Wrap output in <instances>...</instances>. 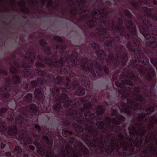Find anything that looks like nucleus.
Listing matches in <instances>:
<instances>
[{"label":"nucleus","mask_w":157,"mask_h":157,"mask_svg":"<svg viewBox=\"0 0 157 157\" xmlns=\"http://www.w3.org/2000/svg\"><path fill=\"white\" fill-rule=\"evenodd\" d=\"M29 59L32 58L35 59L36 56L34 53L33 52H29Z\"/></svg>","instance_id":"7c9ffc66"},{"label":"nucleus","mask_w":157,"mask_h":157,"mask_svg":"<svg viewBox=\"0 0 157 157\" xmlns=\"http://www.w3.org/2000/svg\"><path fill=\"white\" fill-rule=\"evenodd\" d=\"M145 113V115H150V114L151 113H150V112H147V113Z\"/></svg>","instance_id":"13d9d810"},{"label":"nucleus","mask_w":157,"mask_h":157,"mask_svg":"<svg viewBox=\"0 0 157 157\" xmlns=\"http://www.w3.org/2000/svg\"><path fill=\"white\" fill-rule=\"evenodd\" d=\"M113 145L111 146V148H109L107 150L106 149H105V151L106 153H108L109 154H111L113 152L114 150V147L115 145L114 140H113L112 142Z\"/></svg>","instance_id":"393cba45"},{"label":"nucleus","mask_w":157,"mask_h":157,"mask_svg":"<svg viewBox=\"0 0 157 157\" xmlns=\"http://www.w3.org/2000/svg\"><path fill=\"white\" fill-rule=\"evenodd\" d=\"M143 88L142 87L137 86L135 87L134 89L135 92H136V94H138L141 91V89Z\"/></svg>","instance_id":"2f4dec72"},{"label":"nucleus","mask_w":157,"mask_h":157,"mask_svg":"<svg viewBox=\"0 0 157 157\" xmlns=\"http://www.w3.org/2000/svg\"><path fill=\"white\" fill-rule=\"evenodd\" d=\"M12 78L13 86H12L11 84L10 77L9 76L5 78L7 84L6 86L2 87L4 88V90L6 91L7 93L2 94L0 97V99L6 104H8V99H9L10 96L12 97L14 100H18L21 98L25 93L29 91L31 89L30 85L25 83L22 86H19L21 82L20 75H13Z\"/></svg>","instance_id":"423d86ee"},{"label":"nucleus","mask_w":157,"mask_h":157,"mask_svg":"<svg viewBox=\"0 0 157 157\" xmlns=\"http://www.w3.org/2000/svg\"><path fill=\"white\" fill-rule=\"evenodd\" d=\"M23 157H28V155L27 154H25L24 155Z\"/></svg>","instance_id":"052dcab7"},{"label":"nucleus","mask_w":157,"mask_h":157,"mask_svg":"<svg viewBox=\"0 0 157 157\" xmlns=\"http://www.w3.org/2000/svg\"><path fill=\"white\" fill-rule=\"evenodd\" d=\"M98 115L103 114L104 112V109L101 105L97 106L96 110Z\"/></svg>","instance_id":"5701e85b"},{"label":"nucleus","mask_w":157,"mask_h":157,"mask_svg":"<svg viewBox=\"0 0 157 157\" xmlns=\"http://www.w3.org/2000/svg\"><path fill=\"white\" fill-rule=\"evenodd\" d=\"M119 143H120L122 145V146L123 147V149L124 151H127V147L124 146V145L121 142V140H118L117 141L116 143V144H117L118 147H119Z\"/></svg>","instance_id":"f704fd0d"},{"label":"nucleus","mask_w":157,"mask_h":157,"mask_svg":"<svg viewBox=\"0 0 157 157\" xmlns=\"http://www.w3.org/2000/svg\"><path fill=\"white\" fill-rule=\"evenodd\" d=\"M133 96L136 98V100L140 101V102L143 101L144 100V98L141 95L139 94H133Z\"/></svg>","instance_id":"bb28decb"},{"label":"nucleus","mask_w":157,"mask_h":157,"mask_svg":"<svg viewBox=\"0 0 157 157\" xmlns=\"http://www.w3.org/2000/svg\"><path fill=\"white\" fill-rule=\"evenodd\" d=\"M42 2L43 4H44L45 2V0H42Z\"/></svg>","instance_id":"680f3d73"},{"label":"nucleus","mask_w":157,"mask_h":157,"mask_svg":"<svg viewBox=\"0 0 157 157\" xmlns=\"http://www.w3.org/2000/svg\"><path fill=\"white\" fill-rule=\"evenodd\" d=\"M83 99L84 101H94L96 102L98 101L97 98L95 96H92L90 94H88L85 96Z\"/></svg>","instance_id":"412c9836"},{"label":"nucleus","mask_w":157,"mask_h":157,"mask_svg":"<svg viewBox=\"0 0 157 157\" xmlns=\"http://www.w3.org/2000/svg\"><path fill=\"white\" fill-rule=\"evenodd\" d=\"M143 153L144 154L147 153V150L146 149H145L143 151Z\"/></svg>","instance_id":"4d7b16f0"},{"label":"nucleus","mask_w":157,"mask_h":157,"mask_svg":"<svg viewBox=\"0 0 157 157\" xmlns=\"http://www.w3.org/2000/svg\"><path fill=\"white\" fill-rule=\"evenodd\" d=\"M144 67L146 69V71L144 73H141L142 74H146V80L148 82L151 83L150 86V93L152 94L151 90L155 87V84L157 82L156 77L153 78L155 76L156 73L154 69L152 67L151 64H148L147 65H144Z\"/></svg>","instance_id":"9b49d317"},{"label":"nucleus","mask_w":157,"mask_h":157,"mask_svg":"<svg viewBox=\"0 0 157 157\" xmlns=\"http://www.w3.org/2000/svg\"><path fill=\"white\" fill-rule=\"evenodd\" d=\"M121 72V70L120 69H117L115 71V72L113 74L112 77V79L113 81H115L116 80H117L118 79V75Z\"/></svg>","instance_id":"b1692460"},{"label":"nucleus","mask_w":157,"mask_h":157,"mask_svg":"<svg viewBox=\"0 0 157 157\" xmlns=\"http://www.w3.org/2000/svg\"><path fill=\"white\" fill-rule=\"evenodd\" d=\"M124 14L129 17L131 18L132 17V14L128 10H125L124 12Z\"/></svg>","instance_id":"a19ab883"},{"label":"nucleus","mask_w":157,"mask_h":157,"mask_svg":"<svg viewBox=\"0 0 157 157\" xmlns=\"http://www.w3.org/2000/svg\"><path fill=\"white\" fill-rule=\"evenodd\" d=\"M30 59V62L31 63V64H30L32 65V66L33 63H34V62L35 59H34L33 58H32V59Z\"/></svg>","instance_id":"8fccbe9b"},{"label":"nucleus","mask_w":157,"mask_h":157,"mask_svg":"<svg viewBox=\"0 0 157 157\" xmlns=\"http://www.w3.org/2000/svg\"><path fill=\"white\" fill-rule=\"evenodd\" d=\"M144 94L146 97H148L150 96V94H149L147 93L146 92H144Z\"/></svg>","instance_id":"603ef678"},{"label":"nucleus","mask_w":157,"mask_h":157,"mask_svg":"<svg viewBox=\"0 0 157 157\" xmlns=\"http://www.w3.org/2000/svg\"><path fill=\"white\" fill-rule=\"evenodd\" d=\"M16 56L15 55H13L12 56V57L13 59H15L16 58Z\"/></svg>","instance_id":"774afa93"},{"label":"nucleus","mask_w":157,"mask_h":157,"mask_svg":"<svg viewBox=\"0 0 157 157\" xmlns=\"http://www.w3.org/2000/svg\"><path fill=\"white\" fill-rule=\"evenodd\" d=\"M106 11L105 9H100L98 10H94L92 12L91 14L90 17H95L96 19L104 18L106 17Z\"/></svg>","instance_id":"dca6fc26"},{"label":"nucleus","mask_w":157,"mask_h":157,"mask_svg":"<svg viewBox=\"0 0 157 157\" xmlns=\"http://www.w3.org/2000/svg\"><path fill=\"white\" fill-rule=\"evenodd\" d=\"M42 138L43 139L46 140L47 143H49L50 142V141L51 140V139H49L48 137L46 135L43 136Z\"/></svg>","instance_id":"37998d69"},{"label":"nucleus","mask_w":157,"mask_h":157,"mask_svg":"<svg viewBox=\"0 0 157 157\" xmlns=\"http://www.w3.org/2000/svg\"><path fill=\"white\" fill-rule=\"evenodd\" d=\"M144 10L145 13L148 15L147 16L151 15L150 13L151 10L150 9L145 7L144 9Z\"/></svg>","instance_id":"72a5a7b5"},{"label":"nucleus","mask_w":157,"mask_h":157,"mask_svg":"<svg viewBox=\"0 0 157 157\" xmlns=\"http://www.w3.org/2000/svg\"><path fill=\"white\" fill-rule=\"evenodd\" d=\"M154 126V124L152 123V125L150 126V129L151 130V128H153Z\"/></svg>","instance_id":"bf43d9fd"},{"label":"nucleus","mask_w":157,"mask_h":157,"mask_svg":"<svg viewBox=\"0 0 157 157\" xmlns=\"http://www.w3.org/2000/svg\"><path fill=\"white\" fill-rule=\"evenodd\" d=\"M151 151H153V153L154 154H155L157 153V150L156 147L155 146H149L148 147Z\"/></svg>","instance_id":"473e14b6"},{"label":"nucleus","mask_w":157,"mask_h":157,"mask_svg":"<svg viewBox=\"0 0 157 157\" xmlns=\"http://www.w3.org/2000/svg\"><path fill=\"white\" fill-rule=\"evenodd\" d=\"M54 39H60V38L58 36H55Z\"/></svg>","instance_id":"6e6d98bb"},{"label":"nucleus","mask_w":157,"mask_h":157,"mask_svg":"<svg viewBox=\"0 0 157 157\" xmlns=\"http://www.w3.org/2000/svg\"><path fill=\"white\" fill-rule=\"evenodd\" d=\"M145 128H144V129L143 130L140 129V131L141 132V134L142 136L144 135L146 133V131L145 130Z\"/></svg>","instance_id":"c03bdc74"},{"label":"nucleus","mask_w":157,"mask_h":157,"mask_svg":"<svg viewBox=\"0 0 157 157\" xmlns=\"http://www.w3.org/2000/svg\"><path fill=\"white\" fill-rule=\"evenodd\" d=\"M28 126H29V124H28V123H27V124L26 125H25V127H24V128H26V127H28Z\"/></svg>","instance_id":"338daca9"},{"label":"nucleus","mask_w":157,"mask_h":157,"mask_svg":"<svg viewBox=\"0 0 157 157\" xmlns=\"http://www.w3.org/2000/svg\"><path fill=\"white\" fill-rule=\"evenodd\" d=\"M149 18L150 17L148 16L145 15L142 18L143 23L147 27L150 26L151 25L149 21Z\"/></svg>","instance_id":"4be33fe9"},{"label":"nucleus","mask_w":157,"mask_h":157,"mask_svg":"<svg viewBox=\"0 0 157 157\" xmlns=\"http://www.w3.org/2000/svg\"><path fill=\"white\" fill-rule=\"evenodd\" d=\"M89 26L90 27H93L97 24L96 21L95 19L90 20L88 23Z\"/></svg>","instance_id":"c85d7f7f"},{"label":"nucleus","mask_w":157,"mask_h":157,"mask_svg":"<svg viewBox=\"0 0 157 157\" xmlns=\"http://www.w3.org/2000/svg\"><path fill=\"white\" fill-rule=\"evenodd\" d=\"M119 143H120L122 145V146L123 147V149L124 151H127V147L124 146V145L121 142V140H118L117 141L116 143V144H117L118 147H119Z\"/></svg>","instance_id":"c9c22d12"},{"label":"nucleus","mask_w":157,"mask_h":157,"mask_svg":"<svg viewBox=\"0 0 157 157\" xmlns=\"http://www.w3.org/2000/svg\"><path fill=\"white\" fill-rule=\"evenodd\" d=\"M112 116H116L118 120L113 118L112 119L109 117H106L105 118L106 122L108 123V124H106L103 121H100L101 120V117H98L99 121H97L96 123V125L97 127L102 130L101 132L102 133H106L108 134L107 127L111 122L114 124L117 125V126H113V127H110L111 131H113L115 128L114 131L117 133L120 131V127L118 126L120 125L122 122H124L125 120V118L123 115L118 114V111L116 109H112L111 112Z\"/></svg>","instance_id":"6e6552de"},{"label":"nucleus","mask_w":157,"mask_h":157,"mask_svg":"<svg viewBox=\"0 0 157 157\" xmlns=\"http://www.w3.org/2000/svg\"><path fill=\"white\" fill-rule=\"evenodd\" d=\"M6 146L5 144H4L2 143H1V149H3Z\"/></svg>","instance_id":"3c124183"},{"label":"nucleus","mask_w":157,"mask_h":157,"mask_svg":"<svg viewBox=\"0 0 157 157\" xmlns=\"http://www.w3.org/2000/svg\"><path fill=\"white\" fill-rule=\"evenodd\" d=\"M69 56L60 57L59 60L56 54H53L51 57H44L40 55L37 56L38 59L43 62L48 66L54 68V72L58 74H68L70 77L67 76L64 79L63 82L58 87L59 92L53 95L52 98H50L49 107H51L49 113H52L55 117H57L60 122L70 128V130H73L72 123V120L68 117L71 116L73 120H76L77 123L83 124L85 130L88 131L94 137L97 135V129H93L92 126L89 125L90 123L93 124V122L87 117L91 113L90 109L93 107L91 102L84 104L83 107L78 108L80 105L78 98L75 97V94L81 96L85 93V88L80 85L81 83L88 90H91L93 87L91 81L89 85L90 89L82 83L79 76V73L76 74L74 72L76 69L77 61L78 54L75 53L72 54L70 62ZM75 123H76L75 122Z\"/></svg>","instance_id":"f257e3e1"},{"label":"nucleus","mask_w":157,"mask_h":157,"mask_svg":"<svg viewBox=\"0 0 157 157\" xmlns=\"http://www.w3.org/2000/svg\"><path fill=\"white\" fill-rule=\"evenodd\" d=\"M143 83V85L146 88V90H147V88L148 87V86L145 85Z\"/></svg>","instance_id":"e2e57ef3"},{"label":"nucleus","mask_w":157,"mask_h":157,"mask_svg":"<svg viewBox=\"0 0 157 157\" xmlns=\"http://www.w3.org/2000/svg\"><path fill=\"white\" fill-rule=\"evenodd\" d=\"M132 40V43L129 41L126 46L130 52H133L135 56L130 60L129 65L124 68V71L120 75H118V79L121 81H116L115 82L116 86L120 88L119 93L125 98L128 97L129 94L128 92L131 90V88L125 86V85L130 86H134L135 84L132 82V80H133L136 83L138 82L139 81L142 82L139 75H136L134 73L136 69L140 73H144L146 71V69L144 67V65L140 64V63H142L144 65L148 64V59L140 49L141 46L139 44L140 40Z\"/></svg>","instance_id":"20e7f679"},{"label":"nucleus","mask_w":157,"mask_h":157,"mask_svg":"<svg viewBox=\"0 0 157 157\" xmlns=\"http://www.w3.org/2000/svg\"><path fill=\"white\" fill-rule=\"evenodd\" d=\"M71 126L72 128L73 129V130L75 131L74 133L75 134V136L81 138L83 141L86 142L87 146L90 150L91 149V147H96L94 143H96L97 142L96 139L97 138L98 135V132L97 136L95 137L88 131L87 133H84L83 132V127L76 123L72 122Z\"/></svg>","instance_id":"9d476101"},{"label":"nucleus","mask_w":157,"mask_h":157,"mask_svg":"<svg viewBox=\"0 0 157 157\" xmlns=\"http://www.w3.org/2000/svg\"><path fill=\"white\" fill-rule=\"evenodd\" d=\"M14 151L18 153H21L22 152V149L18 146H16L15 148Z\"/></svg>","instance_id":"e433bc0d"},{"label":"nucleus","mask_w":157,"mask_h":157,"mask_svg":"<svg viewBox=\"0 0 157 157\" xmlns=\"http://www.w3.org/2000/svg\"><path fill=\"white\" fill-rule=\"evenodd\" d=\"M144 3L145 4L149 5L150 3H153V4L155 5H157V2L155 1V0H142V1H141L137 3L136 2H132V4L133 6H134L136 7H137L138 6H140V5L142 4V2Z\"/></svg>","instance_id":"a211bd4d"},{"label":"nucleus","mask_w":157,"mask_h":157,"mask_svg":"<svg viewBox=\"0 0 157 157\" xmlns=\"http://www.w3.org/2000/svg\"><path fill=\"white\" fill-rule=\"evenodd\" d=\"M131 21H126L124 25L126 29L124 28L122 25V20L119 19L116 24L114 23L112 20H109L106 22L103 21L100 23V28L97 29V31L100 35V38L101 39L106 38L107 39L109 37V32L107 31L106 29H108V30H115L120 33L121 35H124L126 38L130 36V34L128 33V31L132 32V30L133 29V33H136V30L135 28V26L131 23Z\"/></svg>","instance_id":"0eeeda50"},{"label":"nucleus","mask_w":157,"mask_h":157,"mask_svg":"<svg viewBox=\"0 0 157 157\" xmlns=\"http://www.w3.org/2000/svg\"><path fill=\"white\" fill-rule=\"evenodd\" d=\"M100 137L101 138V141H100V142L101 143V144H102V140H103V136L102 134H101L100 135Z\"/></svg>","instance_id":"864d4df0"},{"label":"nucleus","mask_w":157,"mask_h":157,"mask_svg":"<svg viewBox=\"0 0 157 157\" xmlns=\"http://www.w3.org/2000/svg\"><path fill=\"white\" fill-rule=\"evenodd\" d=\"M35 66L37 68L30 71L29 69L32 67V65L28 62H23L21 65L22 67L24 68L22 73L25 78L34 79V77L38 75L42 77L38 78L36 80L30 82L33 88L39 86L34 91L35 98L39 100H40L41 98L47 100L50 98L52 99L53 95L59 92L57 86H59L63 82V81L64 78L60 76H58L55 78L47 70L40 69V67L45 68L46 67L45 65L41 62H37Z\"/></svg>","instance_id":"7ed1b4c3"},{"label":"nucleus","mask_w":157,"mask_h":157,"mask_svg":"<svg viewBox=\"0 0 157 157\" xmlns=\"http://www.w3.org/2000/svg\"><path fill=\"white\" fill-rule=\"evenodd\" d=\"M145 117V114L144 113H142L141 114H139L138 117H135L133 118V119L132 120V122L135 123L136 127H132V128L130 127H128V130L130 135H134V132H135L137 134L139 133V132L136 130V128H139L140 124L136 122V120L137 119L139 122H142L143 121Z\"/></svg>","instance_id":"ddd939ff"},{"label":"nucleus","mask_w":157,"mask_h":157,"mask_svg":"<svg viewBox=\"0 0 157 157\" xmlns=\"http://www.w3.org/2000/svg\"><path fill=\"white\" fill-rule=\"evenodd\" d=\"M47 144H48V150H46V154L44 155L45 156V155L47 153V151H48L49 152H51L50 151L51 150H52V146H53V140L52 139H51V140L50 141V142L49 143H47Z\"/></svg>","instance_id":"cd10ccee"},{"label":"nucleus","mask_w":157,"mask_h":157,"mask_svg":"<svg viewBox=\"0 0 157 157\" xmlns=\"http://www.w3.org/2000/svg\"><path fill=\"white\" fill-rule=\"evenodd\" d=\"M133 96L136 98V100L140 101V102L143 101L144 100V98L141 95L139 94H133Z\"/></svg>","instance_id":"a878e982"},{"label":"nucleus","mask_w":157,"mask_h":157,"mask_svg":"<svg viewBox=\"0 0 157 157\" xmlns=\"http://www.w3.org/2000/svg\"><path fill=\"white\" fill-rule=\"evenodd\" d=\"M95 115L94 113H91L89 115L90 120L92 121L95 117Z\"/></svg>","instance_id":"ea45409f"},{"label":"nucleus","mask_w":157,"mask_h":157,"mask_svg":"<svg viewBox=\"0 0 157 157\" xmlns=\"http://www.w3.org/2000/svg\"><path fill=\"white\" fill-rule=\"evenodd\" d=\"M0 74L4 75L7 76L8 75V72L6 70L2 69H0Z\"/></svg>","instance_id":"58836bf2"},{"label":"nucleus","mask_w":157,"mask_h":157,"mask_svg":"<svg viewBox=\"0 0 157 157\" xmlns=\"http://www.w3.org/2000/svg\"><path fill=\"white\" fill-rule=\"evenodd\" d=\"M20 67V65L19 64L14 66L13 65L12 63H10V67L9 69L11 73L15 75L17 73H18L19 70L18 69Z\"/></svg>","instance_id":"6ab92c4d"},{"label":"nucleus","mask_w":157,"mask_h":157,"mask_svg":"<svg viewBox=\"0 0 157 157\" xmlns=\"http://www.w3.org/2000/svg\"><path fill=\"white\" fill-rule=\"evenodd\" d=\"M64 40H57V56L58 53L61 56V57H64L66 56H69L70 62H71V58L72 54L76 52H73L71 56L66 53L65 50L68 47V45L64 41ZM101 42H104L105 48H108L109 54L107 55L104 50H101L100 45L96 43H92L91 46L95 51L97 55L100 62L103 65L104 60H105L106 65L103 66V69L102 65L98 61L95 60L94 63L91 62V60L86 58H81L78 59L76 64L75 71L79 73V77L81 80L82 83L85 86H87L89 89L91 87L89 85L91 83V80H96L97 78V75L98 77H101L103 75V71L105 73L108 75H109V68L115 70L116 68L120 65V62L118 59L114 58V53L116 52L117 57L121 58V66L124 67L128 60V57L127 54L124 53L121 56L122 48H119L118 45H115L114 47L112 45L111 41L106 42V40H100Z\"/></svg>","instance_id":"f03ea898"},{"label":"nucleus","mask_w":157,"mask_h":157,"mask_svg":"<svg viewBox=\"0 0 157 157\" xmlns=\"http://www.w3.org/2000/svg\"><path fill=\"white\" fill-rule=\"evenodd\" d=\"M14 66H16V65L19 64L18 62L17 61H15L14 62Z\"/></svg>","instance_id":"5fc2aeb1"},{"label":"nucleus","mask_w":157,"mask_h":157,"mask_svg":"<svg viewBox=\"0 0 157 157\" xmlns=\"http://www.w3.org/2000/svg\"><path fill=\"white\" fill-rule=\"evenodd\" d=\"M147 110L149 111V112H150V113H151L154 111L155 107L153 106L150 107L147 109L146 111H147Z\"/></svg>","instance_id":"79ce46f5"},{"label":"nucleus","mask_w":157,"mask_h":157,"mask_svg":"<svg viewBox=\"0 0 157 157\" xmlns=\"http://www.w3.org/2000/svg\"><path fill=\"white\" fill-rule=\"evenodd\" d=\"M61 131L57 130L58 136L59 139H61L63 140H65L61 135V133L62 135L66 139L67 144L65 148L67 152V157H79V156L74 150L72 149V147L69 144H73L74 143L76 138L75 136H71L70 135H73L74 133L73 132L69 131L63 129V126L62 127Z\"/></svg>","instance_id":"1a4fd4ad"},{"label":"nucleus","mask_w":157,"mask_h":157,"mask_svg":"<svg viewBox=\"0 0 157 157\" xmlns=\"http://www.w3.org/2000/svg\"><path fill=\"white\" fill-rule=\"evenodd\" d=\"M85 0H84L79 2L78 3L80 4V6L77 4V3L74 4L73 3L72 5L75 6V8L71 9V13L74 15H75L77 13V9L75 8V7L78 5V6H79V9L80 10V13H81L82 15H83L82 16H83V18H87V16H88L87 15L88 13V12L86 11L85 9L83 8V5Z\"/></svg>","instance_id":"2eb2a0df"},{"label":"nucleus","mask_w":157,"mask_h":157,"mask_svg":"<svg viewBox=\"0 0 157 157\" xmlns=\"http://www.w3.org/2000/svg\"><path fill=\"white\" fill-rule=\"evenodd\" d=\"M45 157H67V153L63 146H62L60 148V154H54L52 152H49L48 151L45 155Z\"/></svg>","instance_id":"f3484780"},{"label":"nucleus","mask_w":157,"mask_h":157,"mask_svg":"<svg viewBox=\"0 0 157 157\" xmlns=\"http://www.w3.org/2000/svg\"><path fill=\"white\" fill-rule=\"evenodd\" d=\"M51 3H52V0H49V2L48 3V4L50 5L51 4Z\"/></svg>","instance_id":"0e129e2a"},{"label":"nucleus","mask_w":157,"mask_h":157,"mask_svg":"<svg viewBox=\"0 0 157 157\" xmlns=\"http://www.w3.org/2000/svg\"><path fill=\"white\" fill-rule=\"evenodd\" d=\"M152 118H154L155 120L156 119L155 116L154 115H153L151 117Z\"/></svg>","instance_id":"69168bd1"},{"label":"nucleus","mask_w":157,"mask_h":157,"mask_svg":"<svg viewBox=\"0 0 157 157\" xmlns=\"http://www.w3.org/2000/svg\"><path fill=\"white\" fill-rule=\"evenodd\" d=\"M29 149L32 151H34L35 149V147L33 145H30L29 146Z\"/></svg>","instance_id":"49530a36"},{"label":"nucleus","mask_w":157,"mask_h":157,"mask_svg":"<svg viewBox=\"0 0 157 157\" xmlns=\"http://www.w3.org/2000/svg\"><path fill=\"white\" fill-rule=\"evenodd\" d=\"M127 102L128 104L130 105V109L126 107V104L124 102H121L120 103V105H118V107H120V106H121L123 107L122 109V112H124L127 115H130L132 114L131 109H132L133 110H141L142 109L141 106L138 103H136L134 104L135 101L131 99L127 98Z\"/></svg>","instance_id":"f8f14e48"},{"label":"nucleus","mask_w":157,"mask_h":157,"mask_svg":"<svg viewBox=\"0 0 157 157\" xmlns=\"http://www.w3.org/2000/svg\"><path fill=\"white\" fill-rule=\"evenodd\" d=\"M34 127L38 131V133H40V132L42 131V129L40 125H38L37 124H35L34 126Z\"/></svg>","instance_id":"4c0bfd02"},{"label":"nucleus","mask_w":157,"mask_h":157,"mask_svg":"<svg viewBox=\"0 0 157 157\" xmlns=\"http://www.w3.org/2000/svg\"><path fill=\"white\" fill-rule=\"evenodd\" d=\"M119 137L121 139H124V136L121 133L119 134Z\"/></svg>","instance_id":"de8ad7c7"},{"label":"nucleus","mask_w":157,"mask_h":157,"mask_svg":"<svg viewBox=\"0 0 157 157\" xmlns=\"http://www.w3.org/2000/svg\"><path fill=\"white\" fill-rule=\"evenodd\" d=\"M31 134L33 137L37 136V134L36 132L34 131V129H33L32 132Z\"/></svg>","instance_id":"a18cd8bd"},{"label":"nucleus","mask_w":157,"mask_h":157,"mask_svg":"<svg viewBox=\"0 0 157 157\" xmlns=\"http://www.w3.org/2000/svg\"><path fill=\"white\" fill-rule=\"evenodd\" d=\"M33 95L31 93H28L21 101H17V100H14L11 105H10V101L8 99V104L5 105L12 110V111L8 113L7 116L8 120L12 122L14 120L13 115L15 111L18 113L19 114L16 118V122L22 126L23 123L25 120L26 122L31 121L35 122L37 120L38 115L33 114L40 112L49 113L51 109V107H49V100L41 98L40 100L35 98L37 100V105L34 104L25 105L27 103H31L32 101Z\"/></svg>","instance_id":"39448f33"},{"label":"nucleus","mask_w":157,"mask_h":157,"mask_svg":"<svg viewBox=\"0 0 157 157\" xmlns=\"http://www.w3.org/2000/svg\"><path fill=\"white\" fill-rule=\"evenodd\" d=\"M74 149L76 150L79 157H82L83 154L81 153V151L83 152L84 154V157H88L90 154L89 149L81 142H80L78 146L75 145Z\"/></svg>","instance_id":"4468645a"},{"label":"nucleus","mask_w":157,"mask_h":157,"mask_svg":"<svg viewBox=\"0 0 157 157\" xmlns=\"http://www.w3.org/2000/svg\"><path fill=\"white\" fill-rule=\"evenodd\" d=\"M152 17L153 20L157 21V14L154 15Z\"/></svg>","instance_id":"09e8293b"},{"label":"nucleus","mask_w":157,"mask_h":157,"mask_svg":"<svg viewBox=\"0 0 157 157\" xmlns=\"http://www.w3.org/2000/svg\"><path fill=\"white\" fill-rule=\"evenodd\" d=\"M139 30L140 32L145 37L146 39L148 40L150 39V38H151L150 35L149 34L143 27L142 26L139 27Z\"/></svg>","instance_id":"aec40b11"},{"label":"nucleus","mask_w":157,"mask_h":157,"mask_svg":"<svg viewBox=\"0 0 157 157\" xmlns=\"http://www.w3.org/2000/svg\"><path fill=\"white\" fill-rule=\"evenodd\" d=\"M8 109L6 107H2L0 109V117H2L3 116V113L6 112Z\"/></svg>","instance_id":"c756f323"}]
</instances>
